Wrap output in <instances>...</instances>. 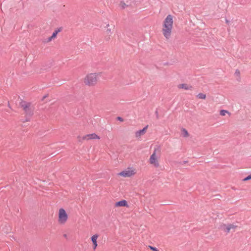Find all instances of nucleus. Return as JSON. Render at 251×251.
Instances as JSON below:
<instances>
[{
  "mask_svg": "<svg viewBox=\"0 0 251 251\" xmlns=\"http://www.w3.org/2000/svg\"><path fill=\"white\" fill-rule=\"evenodd\" d=\"M175 17L172 14L167 15L161 24V32L167 40L169 39L172 34Z\"/></svg>",
  "mask_w": 251,
  "mask_h": 251,
  "instance_id": "nucleus-1",
  "label": "nucleus"
},
{
  "mask_svg": "<svg viewBox=\"0 0 251 251\" xmlns=\"http://www.w3.org/2000/svg\"><path fill=\"white\" fill-rule=\"evenodd\" d=\"M100 74L96 72L87 74L82 78L83 84L88 87H95L99 81Z\"/></svg>",
  "mask_w": 251,
  "mask_h": 251,
  "instance_id": "nucleus-2",
  "label": "nucleus"
},
{
  "mask_svg": "<svg viewBox=\"0 0 251 251\" xmlns=\"http://www.w3.org/2000/svg\"><path fill=\"white\" fill-rule=\"evenodd\" d=\"M69 219V214L63 208H60L57 211V222L60 225H65Z\"/></svg>",
  "mask_w": 251,
  "mask_h": 251,
  "instance_id": "nucleus-3",
  "label": "nucleus"
},
{
  "mask_svg": "<svg viewBox=\"0 0 251 251\" xmlns=\"http://www.w3.org/2000/svg\"><path fill=\"white\" fill-rule=\"evenodd\" d=\"M160 154L158 151L154 150L153 153L149 159V163L155 168L160 167Z\"/></svg>",
  "mask_w": 251,
  "mask_h": 251,
  "instance_id": "nucleus-4",
  "label": "nucleus"
},
{
  "mask_svg": "<svg viewBox=\"0 0 251 251\" xmlns=\"http://www.w3.org/2000/svg\"><path fill=\"white\" fill-rule=\"evenodd\" d=\"M137 173L136 169L133 167H128L118 174V176L123 177H131L135 176Z\"/></svg>",
  "mask_w": 251,
  "mask_h": 251,
  "instance_id": "nucleus-5",
  "label": "nucleus"
},
{
  "mask_svg": "<svg viewBox=\"0 0 251 251\" xmlns=\"http://www.w3.org/2000/svg\"><path fill=\"white\" fill-rule=\"evenodd\" d=\"M237 226L234 224H227L221 226V229L226 233H228L231 231L234 232Z\"/></svg>",
  "mask_w": 251,
  "mask_h": 251,
  "instance_id": "nucleus-6",
  "label": "nucleus"
},
{
  "mask_svg": "<svg viewBox=\"0 0 251 251\" xmlns=\"http://www.w3.org/2000/svg\"><path fill=\"white\" fill-rule=\"evenodd\" d=\"M82 139H83V140H86V141H89V140H95V139L99 140V139H100V137L99 135H98L96 133H94L86 134V135H84Z\"/></svg>",
  "mask_w": 251,
  "mask_h": 251,
  "instance_id": "nucleus-7",
  "label": "nucleus"
},
{
  "mask_svg": "<svg viewBox=\"0 0 251 251\" xmlns=\"http://www.w3.org/2000/svg\"><path fill=\"white\" fill-rule=\"evenodd\" d=\"M148 126L141 130H138L135 132V137L137 139H140L142 136L144 135L147 132Z\"/></svg>",
  "mask_w": 251,
  "mask_h": 251,
  "instance_id": "nucleus-8",
  "label": "nucleus"
},
{
  "mask_svg": "<svg viewBox=\"0 0 251 251\" xmlns=\"http://www.w3.org/2000/svg\"><path fill=\"white\" fill-rule=\"evenodd\" d=\"M99 235L97 234H94L91 237V241L93 243V249L96 250L98 247V239Z\"/></svg>",
  "mask_w": 251,
  "mask_h": 251,
  "instance_id": "nucleus-9",
  "label": "nucleus"
},
{
  "mask_svg": "<svg viewBox=\"0 0 251 251\" xmlns=\"http://www.w3.org/2000/svg\"><path fill=\"white\" fill-rule=\"evenodd\" d=\"M115 207H128L127 201L126 200H123L120 201L116 202L114 204Z\"/></svg>",
  "mask_w": 251,
  "mask_h": 251,
  "instance_id": "nucleus-10",
  "label": "nucleus"
},
{
  "mask_svg": "<svg viewBox=\"0 0 251 251\" xmlns=\"http://www.w3.org/2000/svg\"><path fill=\"white\" fill-rule=\"evenodd\" d=\"M177 88L179 89H183L185 90H191L193 87L192 85L187 83H180L177 85Z\"/></svg>",
  "mask_w": 251,
  "mask_h": 251,
  "instance_id": "nucleus-11",
  "label": "nucleus"
},
{
  "mask_svg": "<svg viewBox=\"0 0 251 251\" xmlns=\"http://www.w3.org/2000/svg\"><path fill=\"white\" fill-rule=\"evenodd\" d=\"M59 32V30H55L52 33V35L48 39V42L51 41L56 37L58 33Z\"/></svg>",
  "mask_w": 251,
  "mask_h": 251,
  "instance_id": "nucleus-12",
  "label": "nucleus"
},
{
  "mask_svg": "<svg viewBox=\"0 0 251 251\" xmlns=\"http://www.w3.org/2000/svg\"><path fill=\"white\" fill-rule=\"evenodd\" d=\"M181 136H182L183 137H185V138H187L189 136V134L188 131L185 128H182L181 129Z\"/></svg>",
  "mask_w": 251,
  "mask_h": 251,
  "instance_id": "nucleus-13",
  "label": "nucleus"
},
{
  "mask_svg": "<svg viewBox=\"0 0 251 251\" xmlns=\"http://www.w3.org/2000/svg\"><path fill=\"white\" fill-rule=\"evenodd\" d=\"M119 6L122 9H125L129 6V4L126 3L124 1H121L119 3Z\"/></svg>",
  "mask_w": 251,
  "mask_h": 251,
  "instance_id": "nucleus-14",
  "label": "nucleus"
},
{
  "mask_svg": "<svg viewBox=\"0 0 251 251\" xmlns=\"http://www.w3.org/2000/svg\"><path fill=\"white\" fill-rule=\"evenodd\" d=\"M226 114H228L229 115H230V113L227 110H221L220 111V114L221 116H225Z\"/></svg>",
  "mask_w": 251,
  "mask_h": 251,
  "instance_id": "nucleus-15",
  "label": "nucleus"
},
{
  "mask_svg": "<svg viewBox=\"0 0 251 251\" xmlns=\"http://www.w3.org/2000/svg\"><path fill=\"white\" fill-rule=\"evenodd\" d=\"M106 32L108 33H110L112 32V28H111L110 27V25L108 24V25H106Z\"/></svg>",
  "mask_w": 251,
  "mask_h": 251,
  "instance_id": "nucleus-16",
  "label": "nucleus"
},
{
  "mask_svg": "<svg viewBox=\"0 0 251 251\" xmlns=\"http://www.w3.org/2000/svg\"><path fill=\"white\" fill-rule=\"evenodd\" d=\"M251 179V174L244 178L243 180V181H247Z\"/></svg>",
  "mask_w": 251,
  "mask_h": 251,
  "instance_id": "nucleus-17",
  "label": "nucleus"
},
{
  "mask_svg": "<svg viewBox=\"0 0 251 251\" xmlns=\"http://www.w3.org/2000/svg\"><path fill=\"white\" fill-rule=\"evenodd\" d=\"M149 248L151 250H152V251H159L158 250L155 248V247H153L152 246H149Z\"/></svg>",
  "mask_w": 251,
  "mask_h": 251,
  "instance_id": "nucleus-18",
  "label": "nucleus"
},
{
  "mask_svg": "<svg viewBox=\"0 0 251 251\" xmlns=\"http://www.w3.org/2000/svg\"><path fill=\"white\" fill-rule=\"evenodd\" d=\"M197 97L199 99H204V95L202 93H200L197 95Z\"/></svg>",
  "mask_w": 251,
  "mask_h": 251,
  "instance_id": "nucleus-19",
  "label": "nucleus"
},
{
  "mask_svg": "<svg viewBox=\"0 0 251 251\" xmlns=\"http://www.w3.org/2000/svg\"><path fill=\"white\" fill-rule=\"evenodd\" d=\"M235 74L236 75H239L240 74V71L238 70H236L235 71Z\"/></svg>",
  "mask_w": 251,
  "mask_h": 251,
  "instance_id": "nucleus-20",
  "label": "nucleus"
},
{
  "mask_svg": "<svg viewBox=\"0 0 251 251\" xmlns=\"http://www.w3.org/2000/svg\"><path fill=\"white\" fill-rule=\"evenodd\" d=\"M25 110L26 112H27V110H29V108L27 106H26L25 108Z\"/></svg>",
  "mask_w": 251,
  "mask_h": 251,
  "instance_id": "nucleus-21",
  "label": "nucleus"
},
{
  "mask_svg": "<svg viewBox=\"0 0 251 251\" xmlns=\"http://www.w3.org/2000/svg\"><path fill=\"white\" fill-rule=\"evenodd\" d=\"M226 23L228 24L229 23V21L227 20H226Z\"/></svg>",
  "mask_w": 251,
  "mask_h": 251,
  "instance_id": "nucleus-22",
  "label": "nucleus"
}]
</instances>
